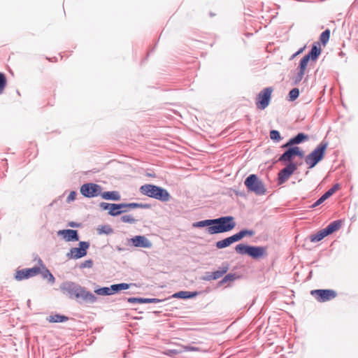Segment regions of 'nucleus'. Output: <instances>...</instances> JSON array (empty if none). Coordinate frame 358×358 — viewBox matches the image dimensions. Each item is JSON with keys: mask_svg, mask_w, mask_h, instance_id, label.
<instances>
[{"mask_svg": "<svg viewBox=\"0 0 358 358\" xmlns=\"http://www.w3.org/2000/svg\"><path fill=\"white\" fill-rule=\"evenodd\" d=\"M327 236H328V235L326 234V231L323 229L317 231L316 234L310 235V240L311 242H314V243L319 242L321 240H322L324 237H326Z\"/></svg>", "mask_w": 358, "mask_h": 358, "instance_id": "33", "label": "nucleus"}, {"mask_svg": "<svg viewBox=\"0 0 358 358\" xmlns=\"http://www.w3.org/2000/svg\"><path fill=\"white\" fill-rule=\"evenodd\" d=\"M292 173H293V172L294 171V170L296 169V165H295V164H294L293 163H292Z\"/></svg>", "mask_w": 358, "mask_h": 358, "instance_id": "58", "label": "nucleus"}, {"mask_svg": "<svg viewBox=\"0 0 358 358\" xmlns=\"http://www.w3.org/2000/svg\"><path fill=\"white\" fill-rule=\"evenodd\" d=\"M90 247V241H78V246L71 248L66 256L69 259H81L87 256Z\"/></svg>", "mask_w": 358, "mask_h": 358, "instance_id": "8", "label": "nucleus"}, {"mask_svg": "<svg viewBox=\"0 0 358 358\" xmlns=\"http://www.w3.org/2000/svg\"><path fill=\"white\" fill-rule=\"evenodd\" d=\"M244 185L249 193L262 196L266 194V188L263 181L257 174L252 173L247 176L244 180Z\"/></svg>", "mask_w": 358, "mask_h": 358, "instance_id": "5", "label": "nucleus"}, {"mask_svg": "<svg viewBox=\"0 0 358 358\" xmlns=\"http://www.w3.org/2000/svg\"><path fill=\"white\" fill-rule=\"evenodd\" d=\"M96 231L99 235H110L113 233L114 230L109 224H101L98 226Z\"/></svg>", "mask_w": 358, "mask_h": 358, "instance_id": "30", "label": "nucleus"}, {"mask_svg": "<svg viewBox=\"0 0 358 358\" xmlns=\"http://www.w3.org/2000/svg\"><path fill=\"white\" fill-rule=\"evenodd\" d=\"M327 145V142L322 141L317 148L306 157L305 162L310 169L314 167L323 159Z\"/></svg>", "mask_w": 358, "mask_h": 358, "instance_id": "6", "label": "nucleus"}, {"mask_svg": "<svg viewBox=\"0 0 358 358\" xmlns=\"http://www.w3.org/2000/svg\"><path fill=\"white\" fill-rule=\"evenodd\" d=\"M229 270V264L227 262H223L217 270L213 271H206L200 278L203 281H212L221 278Z\"/></svg>", "mask_w": 358, "mask_h": 358, "instance_id": "11", "label": "nucleus"}, {"mask_svg": "<svg viewBox=\"0 0 358 358\" xmlns=\"http://www.w3.org/2000/svg\"><path fill=\"white\" fill-rule=\"evenodd\" d=\"M241 277L242 275L237 273H227L217 282L216 288L221 287L224 285H227L226 287H231L232 282L241 278Z\"/></svg>", "mask_w": 358, "mask_h": 358, "instance_id": "16", "label": "nucleus"}, {"mask_svg": "<svg viewBox=\"0 0 358 358\" xmlns=\"http://www.w3.org/2000/svg\"><path fill=\"white\" fill-rule=\"evenodd\" d=\"M308 139L309 137L307 134L299 133L295 137L292 138V145L299 144Z\"/></svg>", "mask_w": 358, "mask_h": 358, "instance_id": "34", "label": "nucleus"}, {"mask_svg": "<svg viewBox=\"0 0 358 358\" xmlns=\"http://www.w3.org/2000/svg\"><path fill=\"white\" fill-rule=\"evenodd\" d=\"M304 73H305L304 71H301V70L299 69L298 73H297V74H296V77L294 78V83L295 84H297L298 83H299L302 80V78H303V77L304 76Z\"/></svg>", "mask_w": 358, "mask_h": 358, "instance_id": "45", "label": "nucleus"}, {"mask_svg": "<svg viewBox=\"0 0 358 358\" xmlns=\"http://www.w3.org/2000/svg\"><path fill=\"white\" fill-rule=\"evenodd\" d=\"M61 293L69 300H74L80 305L94 304L98 297L87 287L71 280L63 281L59 287Z\"/></svg>", "mask_w": 358, "mask_h": 358, "instance_id": "1", "label": "nucleus"}, {"mask_svg": "<svg viewBox=\"0 0 358 358\" xmlns=\"http://www.w3.org/2000/svg\"><path fill=\"white\" fill-rule=\"evenodd\" d=\"M39 274L41 275L42 278L45 280H47L48 282L50 285H53L55 282V277L51 273L49 268L46 267L43 269L40 268Z\"/></svg>", "mask_w": 358, "mask_h": 358, "instance_id": "27", "label": "nucleus"}, {"mask_svg": "<svg viewBox=\"0 0 358 358\" xmlns=\"http://www.w3.org/2000/svg\"><path fill=\"white\" fill-rule=\"evenodd\" d=\"M202 293L201 291H186L180 290L173 293L169 297L166 298L167 300L169 299H179L182 300L191 299L196 297Z\"/></svg>", "mask_w": 358, "mask_h": 358, "instance_id": "18", "label": "nucleus"}, {"mask_svg": "<svg viewBox=\"0 0 358 358\" xmlns=\"http://www.w3.org/2000/svg\"><path fill=\"white\" fill-rule=\"evenodd\" d=\"M77 194H77L76 191H75V190L71 191L66 198V202L69 203L72 201H74L76 199Z\"/></svg>", "mask_w": 358, "mask_h": 358, "instance_id": "44", "label": "nucleus"}, {"mask_svg": "<svg viewBox=\"0 0 358 358\" xmlns=\"http://www.w3.org/2000/svg\"><path fill=\"white\" fill-rule=\"evenodd\" d=\"M291 177V164H287V166L281 169L277 178L278 185H281L288 180Z\"/></svg>", "mask_w": 358, "mask_h": 358, "instance_id": "19", "label": "nucleus"}, {"mask_svg": "<svg viewBox=\"0 0 358 358\" xmlns=\"http://www.w3.org/2000/svg\"><path fill=\"white\" fill-rule=\"evenodd\" d=\"M182 352H199L200 348L191 345H187L182 347Z\"/></svg>", "mask_w": 358, "mask_h": 358, "instance_id": "43", "label": "nucleus"}, {"mask_svg": "<svg viewBox=\"0 0 358 358\" xmlns=\"http://www.w3.org/2000/svg\"><path fill=\"white\" fill-rule=\"evenodd\" d=\"M234 192L236 196H239L243 198H245L247 196V194L244 191L234 190Z\"/></svg>", "mask_w": 358, "mask_h": 358, "instance_id": "49", "label": "nucleus"}, {"mask_svg": "<svg viewBox=\"0 0 358 358\" xmlns=\"http://www.w3.org/2000/svg\"><path fill=\"white\" fill-rule=\"evenodd\" d=\"M134 320H141L142 319V317H133Z\"/></svg>", "mask_w": 358, "mask_h": 358, "instance_id": "59", "label": "nucleus"}, {"mask_svg": "<svg viewBox=\"0 0 358 358\" xmlns=\"http://www.w3.org/2000/svg\"><path fill=\"white\" fill-rule=\"evenodd\" d=\"M102 189L103 187L99 184L92 182H86L80 185V193L85 198L92 199L99 196H100Z\"/></svg>", "mask_w": 358, "mask_h": 358, "instance_id": "9", "label": "nucleus"}, {"mask_svg": "<svg viewBox=\"0 0 358 358\" xmlns=\"http://www.w3.org/2000/svg\"><path fill=\"white\" fill-rule=\"evenodd\" d=\"M122 299L131 304L158 303L167 300V299H161L158 298H145L141 296H124Z\"/></svg>", "mask_w": 358, "mask_h": 358, "instance_id": "14", "label": "nucleus"}, {"mask_svg": "<svg viewBox=\"0 0 358 358\" xmlns=\"http://www.w3.org/2000/svg\"><path fill=\"white\" fill-rule=\"evenodd\" d=\"M311 294L320 302H324L336 297V293L331 289H315Z\"/></svg>", "mask_w": 358, "mask_h": 358, "instance_id": "15", "label": "nucleus"}, {"mask_svg": "<svg viewBox=\"0 0 358 358\" xmlns=\"http://www.w3.org/2000/svg\"><path fill=\"white\" fill-rule=\"evenodd\" d=\"M38 266H37L38 268H41V269H43V268L46 267L45 264L43 263V260L38 257Z\"/></svg>", "mask_w": 358, "mask_h": 358, "instance_id": "51", "label": "nucleus"}, {"mask_svg": "<svg viewBox=\"0 0 358 358\" xmlns=\"http://www.w3.org/2000/svg\"><path fill=\"white\" fill-rule=\"evenodd\" d=\"M299 95V90L298 88H292V101L295 100Z\"/></svg>", "mask_w": 358, "mask_h": 358, "instance_id": "48", "label": "nucleus"}, {"mask_svg": "<svg viewBox=\"0 0 358 358\" xmlns=\"http://www.w3.org/2000/svg\"><path fill=\"white\" fill-rule=\"evenodd\" d=\"M67 227H69L71 228H79V227H82V223L75 222V221H70L67 223Z\"/></svg>", "mask_w": 358, "mask_h": 358, "instance_id": "46", "label": "nucleus"}, {"mask_svg": "<svg viewBox=\"0 0 358 358\" xmlns=\"http://www.w3.org/2000/svg\"><path fill=\"white\" fill-rule=\"evenodd\" d=\"M270 138L274 143H278L282 140L280 131L276 129H271Z\"/></svg>", "mask_w": 358, "mask_h": 358, "instance_id": "36", "label": "nucleus"}, {"mask_svg": "<svg viewBox=\"0 0 358 358\" xmlns=\"http://www.w3.org/2000/svg\"><path fill=\"white\" fill-rule=\"evenodd\" d=\"M57 235L66 242L80 241V235L77 229H64L57 231Z\"/></svg>", "mask_w": 358, "mask_h": 358, "instance_id": "13", "label": "nucleus"}, {"mask_svg": "<svg viewBox=\"0 0 358 358\" xmlns=\"http://www.w3.org/2000/svg\"><path fill=\"white\" fill-rule=\"evenodd\" d=\"M124 244L131 248L150 249L152 247V243L145 235H135L131 238H127Z\"/></svg>", "mask_w": 358, "mask_h": 358, "instance_id": "10", "label": "nucleus"}, {"mask_svg": "<svg viewBox=\"0 0 358 358\" xmlns=\"http://www.w3.org/2000/svg\"><path fill=\"white\" fill-rule=\"evenodd\" d=\"M320 53L321 48L318 46V45H313L309 53L306 55L309 56V58L312 61L315 62L317 59Z\"/></svg>", "mask_w": 358, "mask_h": 358, "instance_id": "31", "label": "nucleus"}, {"mask_svg": "<svg viewBox=\"0 0 358 358\" xmlns=\"http://www.w3.org/2000/svg\"><path fill=\"white\" fill-rule=\"evenodd\" d=\"M132 286H136L135 283L120 282L112 285L113 295L120 293L122 291L127 290Z\"/></svg>", "mask_w": 358, "mask_h": 358, "instance_id": "25", "label": "nucleus"}, {"mask_svg": "<svg viewBox=\"0 0 358 358\" xmlns=\"http://www.w3.org/2000/svg\"><path fill=\"white\" fill-rule=\"evenodd\" d=\"M146 176H148V177H150V178H155V177H156V175H155V173H149V172H148V173H146Z\"/></svg>", "mask_w": 358, "mask_h": 358, "instance_id": "55", "label": "nucleus"}, {"mask_svg": "<svg viewBox=\"0 0 358 358\" xmlns=\"http://www.w3.org/2000/svg\"><path fill=\"white\" fill-rule=\"evenodd\" d=\"M100 196L107 201H119L121 200V195L118 191L111 190V191H101Z\"/></svg>", "mask_w": 358, "mask_h": 358, "instance_id": "21", "label": "nucleus"}, {"mask_svg": "<svg viewBox=\"0 0 358 358\" xmlns=\"http://www.w3.org/2000/svg\"><path fill=\"white\" fill-rule=\"evenodd\" d=\"M286 100L288 101H291V90H289V92L286 96Z\"/></svg>", "mask_w": 358, "mask_h": 358, "instance_id": "53", "label": "nucleus"}, {"mask_svg": "<svg viewBox=\"0 0 358 358\" xmlns=\"http://www.w3.org/2000/svg\"><path fill=\"white\" fill-rule=\"evenodd\" d=\"M99 206L101 210L107 211L108 215L114 217H118L123 213H128L132 209H150L152 208V205L150 203L137 202L108 203L102 201L99 203Z\"/></svg>", "mask_w": 358, "mask_h": 358, "instance_id": "3", "label": "nucleus"}, {"mask_svg": "<svg viewBox=\"0 0 358 358\" xmlns=\"http://www.w3.org/2000/svg\"><path fill=\"white\" fill-rule=\"evenodd\" d=\"M115 249L119 252H124L126 251L127 250H129V248H124V247H122L120 245H116L115 247Z\"/></svg>", "mask_w": 358, "mask_h": 358, "instance_id": "52", "label": "nucleus"}, {"mask_svg": "<svg viewBox=\"0 0 358 358\" xmlns=\"http://www.w3.org/2000/svg\"><path fill=\"white\" fill-rule=\"evenodd\" d=\"M281 148L285 149V150H289V151H291V138L287 139L286 143L281 145Z\"/></svg>", "mask_w": 358, "mask_h": 358, "instance_id": "47", "label": "nucleus"}, {"mask_svg": "<svg viewBox=\"0 0 358 358\" xmlns=\"http://www.w3.org/2000/svg\"><path fill=\"white\" fill-rule=\"evenodd\" d=\"M250 246L248 243H240L235 246V251L238 255L248 256Z\"/></svg>", "mask_w": 358, "mask_h": 358, "instance_id": "28", "label": "nucleus"}, {"mask_svg": "<svg viewBox=\"0 0 358 358\" xmlns=\"http://www.w3.org/2000/svg\"><path fill=\"white\" fill-rule=\"evenodd\" d=\"M276 162L285 166H287V164H291V151H289V150H285L284 153L278 157Z\"/></svg>", "mask_w": 358, "mask_h": 358, "instance_id": "29", "label": "nucleus"}, {"mask_svg": "<svg viewBox=\"0 0 358 358\" xmlns=\"http://www.w3.org/2000/svg\"><path fill=\"white\" fill-rule=\"evenodd\" d=\"M209 15H210V17H213V16H215V14L214 13H213V12H210V13H209Z\"/></svg>", "mask_w": 358, "mask_h": 358, "instance_id": "60", "label": "nucleus"}, {"mask_svg": "<svg viewBox=\"0 0 358 358\" xmlns=\"http://www.w3.org/2000/svg\"><path fill=\"white\" fill-rule=\"evenodd\" d=\"M340 185L339 184L334 185L331 188H330L327 192H326L319 199H317L313 207H316L321 203H322L325 200L329 198L333 194L336 192L338 189H339Z\"/></svg>", "mask_w": 358, "mask_h": 358, "instance_id": "22", "label": "nucleus"}, {"mask_svg": "<svg viewBox=\"0 0 358 358\" xmlns=\"http://www.w3.org/2000/svg\"><path fill=\"white\" fill-rule=\"evenodd\" d=\"M267 255V248L262 245H251L248 256L253 259L258 260L264 258Z\"/></svg>", "mask_w": 358, "mask_h": 358, "instance_id": "17", "label": "nucleus"}, {"mask_svg": "<svg viewBox=\"0 0 358 358\" xmlns=\"http://www.w3.org/2000/svg\"><path fill=\"white\" fill-rule=\"evenodd\" d=\"M27 305L31 309V300L30 299L27 300Z\"/></svg>", "mask_w": 358, "mask_h": 358, "instance_id": "56", "label": "nucleus"}, {"mask_svg": "<svg viewBox=\"0 0 358 358\" xmlns=\"http://www.w3.org/2000/svg\"><path fill=\"white\" fill-rule=\"evenodd\" d=\"M139 192L144 196L164 203L169 201L171 199V196L166 189L154 184L149 183L141 185Z\"/></svg>", "mask_w": 358, "mask_h": 358, "instance_id": "4", "label": "nucleus"}, {"mask_svg": "<svg viewBox=\"0 0 358 358\" xmlns=\"http://www.w3.org/2000/svg\"><path fill=\"white\" fill-rule=\"evenodd\" d=\"M40 268L37 265L31 268H17L14 273V279L17 281H22L28 280L32 277L36 276L39 274Z\"/></svg>", "mask_w": 358, "mask_h": 358, "instance_id": "12", "label": "nucleus"}, {"mask_svg": "<svg viewBox=\"0 0 358 358\" xmlns=\"http://www.w3.org/2000/svg\"><path fill=\"white\" fill-rule=\"evenodd\" d=\"M273 91V88L272 87H266L257 94L255 105L257 109L263 110L269 106Z\"/></svg>", "mask_w": 358, "mask_h": 358, "instance_id": "7", "label": "nucleus"}, {"mask_svg": "<svg viewBox=\"0 0 358 358\" xmlns=\"http://www.w3.org/2000/svg\"><path fill=\"white\" fill-rule=\"evenodd\" d=\"M46 59H48V60H49L50 62H52L57 61V58L56 57H52V58H50V57H47Z\"/></svg>", "mask_w": 358, "mask_h": 358, "instance_id": "54", "label": "nucleus"}, {"mask_svg": "<svg viewBox=\"0 0 358 358\" xmlns=\"http://www.w3.org/2000/svg\"><path fill=\"white\" fill-rule=\"evenodd\" d=\"M257 9H260L261 10H264V3L262 1H257Z\"/></svg>", "mask_w": 358, "mask_h": 358, "instance_id": "50", "label": "nucleus"}, {"mask_svg": "<svg viewBox=\"0 0 358 358\" xmlns=\"http://www.w3.org/2000/svg\"><path fill=\"white\" fill-rule=\"evenodd\" d=\"M236 242V238H234V234L228 236L227 238H224L222 240L217 241L215 243V246L217 249H224L229 246H230L231 244Z\"/></svg>", "mask_w": 358, "mask_h": 358, "instance_id": "23", "label": "nucleus"}, {"mask_svg": "<svg viewBox=\"0 0 358 358\" xmlns=\"http://www.w3.org/2000/svg\"><path fill=\"white\" fill-rule=\"evenodd\" d=\"M132 310L138 312V313H143V311H140V310H138V308H132Z\"/></svg>", "mask_w": 358, "mask_h": 358, "instance_id": "57", "label": "nucleus"}, {"mask_svg": "<svg viewBox=\"0 0 358 358\" xmlns=\"http://www.w3.org/2000/svg\"><path fill=\"white\" fill-rule=\"evenodd\" d=\"M59 55H60L61 58L62 59V57H63L62 54V53H60Z\"/></svg>", "mask_w": 358, "mask_h": 358, "instance_id": "64", "label": "nucleus"}, {"mask_svg": "<svg viewBox=\"0 0 358 358\" xmlns=\"http://www.w3.org/2000/svg\"><path fill=\"white\" fill-rule=\"evenodd\" d=\"M310 59L309 56L305 55L300 61L299 69L305 71Z\"/></svg>", "mask_w": 358, "mask_h": 358, "instance_id": "40", "label": "nucleus"}, {"mask_svg": "<svg viewBox=\"0 0 358 358\" xmlns=\"http://www.w3.org/2000/svg\"><path fill=\"white\" fill-rule=\"evenodd\" d=\"M294 156H299L301 158H303L304 157V152L299 147L292 146V157Z\"/></svg>", "mask_w": 358, "mask_h": 358, "instance_id": "42", "label": "nucleus"}, {"mask_svg": "<svg viewBox=\"0 0 358 358\" xmlns=\"http://www.w3.org/2000/svg\"><path fill=\"white\" fill-rule=\"evenodd\" d=\"M236 226V222L232 215H223L216 218L205 219L192 223L194 228H205L206 233L209 235L229 232Z\"/></svg>", "mask_w": 358, "mask_h": 358, "instance_id": "2", "label": "nucleus"}, {"mask_svg": "<svg viewBox=\"0 0 358 358\" xmlns=\"http://www.w3.org/2000/svg\"><path fill=\"white\" fill-rule=\"evenodd\" d=\"M301 50H299L297 52H296L294 55H292V58H293L295 55H296L299 54V53L301 52Z\"/></svg>", "mask_w": 358, "mask_h": 358, "instance_id": "61", "label": "nucleus"}, {"mask_svg": "<svg viewBox=\"0 0 358 358\" xmlns=\"http://www.w3.org/2000/svg\"><path fill=\"white\" fill-rule=\"evenodd\" d=\"M330 37V31L329 29H326L324 31L320 37V40L321 43L324 45L328 42Z\"/></svg>", "mask_w": 358, "mask_h": 358, "instance_id": "39", "label": "nucleus"}, {"mask_svg": "<svg viewBox=\"0 0 358 358\" xmlns=\"http://www.w3.org/2000/svg\"><path fill=\"white\" fill-rule=\"evenodd\" d=\"M94 292L97 295L103 296L113 295L112 285L109 287L97 286L94 288Z\"/></svg>", "mask_w": 358, "mask_h": 358, "instance_id": "26", "label": "nucleus"}, {"mask_svg": "<svg viewBox=\"0 0 358 358\" xmlns=\"http://www.w3.org/2000/svg\"><path fill=\"white\" fill-rule=\"evenodd\" d=\"M120 221L123 223L134 224L137 222L131 215H123L120 218Z\"/></svg>", "mask_w": 358, "mask_h": 358, "instance_id": "37", "label": "nucleus"}, {"mask_svg": "<svg viewBox=\"0 0 358 358\" xmlns=\"http://www.w3.org/2000/svg\"><path fill=\"white\" fill-rule=\"evenodd\" d=\"M8 84V80L6 74L0 72V94H3Z\"/></svg>", "mask_w": 358, "mask_h": 358, "instance_id": "35", "label": "nucleus"}, {"mask_svg": "<svg viewBox=\"0 0 358 358\" xmlns=\"http://www.w3.org/2000/svg\"><path fill=\"white\" fill-rule=\"evenodd\" d=\"M341 226V221H334L331 222L326 228L324 229L326 231V234L329 235L333 232L338 230Z\"/></svg>", "mask_w": 358, "mask_h": 358, "instance_id": "32", "label": "nucleus"}, {"mask_svg": "<svg viewBox=\"0 0 358 358\" xmlns=\"http://www.w3.org/2000/svg\"><path fill=\"white\" fill-rule=\"evenodd\" d=\"M157 44L155 45V46L153 47V48L150 50V52H152L154 51V49L155 48V46H156Z\"/></svg>", "mask_w": 358, "mask_h": 358, "instance_id": "63", "label": "nucleus"}, {"mask_svg": "<svg viewBox=\"0 0 358 358\" xmlns=\"http://www.w3.org/2000/svg\"><path fill=\"white\" fill-rule=\"evenodd\" d=\"M255 234V231L252 229L243 228L234 234L236 242L242 240L245 237H252Z\"/></svg>", "mask_w": 358, "mask_h": 358, "instance_id": "24", "label": "nucleus"}, {"mask_svg": "<svg viewBox=\"0 0 358 358\" xmlns=\"http://www.w3.org/2000/svg\"><path fill=\"white\" fill-rule=\"evenodd\" d=\"M288 335H289H289H291V329H289L288 330Z\"/></svg>", "mask_w": 358, "mask_h": 358, "instance_id": "62", "label": "nucleus"}, {"mask_svg": "<svg viewBox=\"0 0 358 358\" xmlns=\"http://www.w3.org/2000/svg\"><path fill=\"white\" fill-rule=\"evenodd\" d=\"M70 320L73 321L75 320L74 318H70L66 315L57 312L51 314L50 315L46 317V320L50 323H63Z\"/></svg>", "mask_w": 358, "mask_h": 358, "instance_id": "20", "label": "nucleus"}, {"mask_svg": "<svg viewBox=\"0 0 358 358\" xmlns=\"http://www.w3.org/2000/svg\"><path fill=\"white\" fill-rule=\"evenodd\" d=\"M94 265V261L92 259H88L85 260L83 262L80 263L79 265L80 268H91Z\"/></svg>", "mask_w": 358, "mask_h": 358, "instance_id": "41", "label": "nucleus"}, {"mask_svg": "<svg viewBox=\"0 0 358 358\" xmlns=\"http://www.w3.org/2000/svg\"><path fill=\"white\" fill-rule=\"evenodd\" d=\"M182 352V348L180 349H167L164 352V354L166 356L173 357Z\"/></svg>", "mask_w": 358, "mask_h": 358, "instance_id": "38", "label": "nucleus"}]
</instances>
